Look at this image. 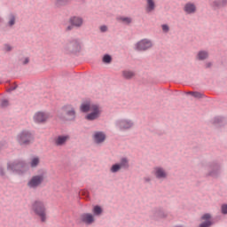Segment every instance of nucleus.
I'll list each match as a JSON object with an SVG mask.
<instances>
[{
    "instance_id": "nucleus-23",
    "label": "nucleus",
    "mask_w": 227,
    "mask_h": 227,
    "mask_svg": "<svg viewBox=\"0 0 227 227\" xmlns=\"http://www.w3.org/2000/svg\"><path fill=\"white\" fill-rule=\"evenodd\" d=\"M134 75L136 74L132 71L126 70L122 72V76L124 77V79H132Z\"/></svg>"
},
{
    "instance_id": "nucleus-38",
    "label": "nucleus",
    "mask_w": 227,
    "mask_h": 227,
    "mask_svg": "<svg viewBox=\"0 0 227 227\" xmlns=\"http://www.w3.org/2000/svg\"><path fill=\"white\" fill-rule=\"evenodd\" d=\"M1 175H4V172H3V170H1Z\"/></svg>"
},
{
    "instance_id": "nucleus-2",
    "label": "nucleus",
    "mask_w": 227,
    "mask_h": 227,
    "mask_svg": "<svg viewBox=\"0 0 227 227\" xmlns=\"http://www.w3.org/2000/svg\"><path fill=\"white\" fill-rule=\"evenodd\" d=\"M32 210L35 213V215H38L42 223L47 221V207L45 201L43 200H35L32 204Z\"/></svg>"
},
{
    "instance_id": "nucleus-36",
    "label": "nucleus",
    "mask_w": 227,
    "mask_h": 227,
    "mask_svg": "<svg viewBox=\"0 0 227 227\" xmlns=\"http://www.w3.org/2000/svg\"><path fill=\"white\" fill-rule=\"evenodd\" d=\"M210 67H212V63L211 62H207L206 64V68H210Z\"/></svg>"
},
{
    "instance_id": "nucleus-35",
    "label": "nucleus",
    "mask_w": 227,
    "mask_h": 227,
    "mask_svg": "<svg viewBox=\"0 0 227 227\" xmlns=\"http://www.w3.org/2000/svg\"><path fill=\"white\" fill-rule=\"evenodd\" d=\"M222 213L227 214V205L226 204H223L222 206Z\"/></svg>"
},
{
    "instance_id": "nucleus-15",
    "label": "nucleus",
    "mask_w": 227,
    "mask_h": 227,
    "mask_svg": "<svg viewBox=\"0 0 227 227\" xmlns=\"http://www.w3.org/2000/svg\"><path fill=\"white\" fill-rule=\"evenodd\" d=\"M70 139V137L68 135L66 136H59L55 138V145L56 146H63L67 144V141Z\"/></svg>"
},
{
    "instance_id": "nucleus-34",
    "label": "nucleus",
    "mask_w": 227,
    "mask_h": 227,
    "mask_svg": "<svg viewBox=\"0 0 227 227\" xmlns=\"http://www.w3.org/2000/svg\"><path fill=\"white\" fill-rule=\"evenodd\" d=\"M106 31H107V26L103 25L100 27V32L101 33H106Z\"/></svg>"
},
{
    "instance_id": "nucleus-5",
    "label": "nucleus",
    "mask_w": 227,
    "mask_h": 227,
    "mask_svg": "<svg viewBox=\"0 0 227 227\" xmlns=\"http://www.w3.org/2000/svg\"><path fill=\"white\" fill-rule=\"evenodd\" d=\"M59 118H61V120H74L75 118V110L70 106H66L59 112Z\"/></svg>"
},
{
    "instance_id": "nucleus-40",
    "label": "nucleus",
    "mask_w": 227,
    "mask_h": 227,
    "mask_svg": "<svg viewBox=\"0 0 227 227\" xmlns=\"http://www.w3.org/2000/svg\"><path fill=\"white\" fill-rule=\"evenodd\" d=\"M13 90V89H10V91Z\"/></svg>"
},
{
    "instance_id": "nucleus-29",
    "label": "nucleus",
    "mask_w": 227,
    "mask_h": 227,
    "mask_svg": "<svg viewBox=\"0 0 227 227\" xmlns=\"http://www.w3.org/2000/svg\"><path fill=\"white\" fill-rule=\"evenodd\" d=\"M12 49L13 48L10 44L4 45V51H5V52H10Z\"/></svg>"
},
{
    "instance_id": "nucleus-28",
    "label": "nucleus",
    "mask_w": 227,
    "mask_h": 227,
    "mask_svg": "<svg viewBox=\"0 0 227 227\" xmlns=\"http://www.w3.org/2000/svg\"><path fill=\"white\" fill-rule=\"evenodd\" d=\"M189 93L195 98H201V97H203V94H201L200 92H189Z\"/></svg>"
},
{
    "instance_id": "nucleus-20",
    "label": "nucleus",
    "mask_w": 227,
    "mask_h": 227,
    "mask_svg": "<svg viewBox=\"0 0 227 227\" xmlns=\"http://www.w3.org/2000/svg\"><path fill=\"white\" fill-rule=\"evenodd\" d=\"M184 12L186 13H196V5L192 3H188L184 5Z\"/></svg>"
},
{
    "instance_id": "nucleus-14",
    "label": "nucleus",
    "mask_w": 227,
    "mask_h": 227,
    "mask_svg": "<svg viewBox=\"0 0 227 227\" xmlns=\"http://www.w3.org/2000/svg\"><path fill=\"white\" fill-rule=\"evenodd\" d=\"M132 125H134V123L129 120H121L116 122V126L121 130H127V129H131Z\"/></svg>"
},
{
    "instance_id": "nucleus-33",
    "label": "nucleus",
    "mask_w": 227,
    "mask_h": 227,
    "mask_svg": "<svg viewBox=\"0 0 227 227\" xmlns=\"http://www.w3.org/2000/svg\"><path fill=\"white\" fill-rule=\"evenodd\" d=\"M162 31H164L165 33H168V31H169V27L168 25H162Z\"/></svg>"
},
{
    "instance_id": "nucleus-21",
    "label": "nucleus",
    "mask_w": 227,
    "mask_h": 227,
    "mask_svg": "<svg viewBox=\"0 0 227 227\" xmlns=\"http://www.w3.org/2000/svg\"><path fill=\"white\" fill-rule=\"evenodd\" d=\"M207 58H208V52L205 51H201L198 53L197 55V59L200 61H203V59H207Z\"/></svg>"
},
{
    "instance_id": "nucleus-31",
    "label": "nucleus",
    "mask_w": 227,
    "mask_h": 227,
    "mask_svg": "<svg viewBox=\"0 0 227 227\" xmlns=\"http://www.w3.org/2000/svg\"><path fill=\"white\" fill-rule=\"evenodd\" d=\"M0 106H1V107H8V106H9L8 100L7 99L2 100Z\"/></svg>"
},
{
    "instance_id": "nucleus-6",
    "label": "nucleus",
    "mask_w": 227,
    "mask_h": 227,
    "mask_svg": "<svg viewBox=\"0 0 227 227\" xmlns=\"http://www.w3.org/2000/svg\"><path fill=\"white\" fill-rule=\"evenodd\" d=\"M152 47L153 43L149 39H142L135 44V51H148Z\"/></svg>"
},
{
    "instance_id": "nucleus-4",
    "label": "nucleus",
    "mask_w": 227,
    "mask_h": 227,
    "mask_svg": "<svg viewBox=\"0 0 227 227\" xmlns=\"http://www.w3.org/2000/svg\"><path fill=\"white\" fill-rule=\"evenodd\" d=\"M45 180V174L33 176L27 184L28 189H38Z\"/></svg>"
},
{
    "instance_id": "nucleus-24",
    "label": "nucleus",
    "mask_w": 227,
    "mask_h": 227,
    "mask_svg": "<svg viewBox=\"0 0 227 227\" xmlns=\"http://www.w3.org/2000/svg\"><path fill=\"white\" fill-rule=\"evenodd\" d=\"M29 61H30V59L27 56H23V57L20 58V65H28Z\"/></svg>"
},
{
    "instance_id": "nucleus-1",
    "label": "nucleus",
    "mask_w": 227,
    "mask_h": 227,
    "mask_svg": "<svg viewBox=\"0 0 227 227\" xmlns=\"http://www.w3.org/2000/svg\"><path fill=\"white\" fill-rule=\"evenodd\" d=\"M81 111L82 113H90L86 115V120H89L90 121L100 118V114L102 113L100 106L90 102L82 104Z\"/></svg>"
},
{
    "instance_id": "nucleus-30",
    "label": "nucleus",
    "mask_w": 227,
    "mask_h": 227,
    "mask_svg": "<svg viewBox=\"0 0 227 227\" xmlns=\"http://www.w3.org/2000/svg\"><path fill=\"white\" fill-rule=\"evenodd\" d=\"M111 56L109 55H105L104 58H103V61L104 63H111Z\"/></svg>"
},
{
    "instance_id": "nucleus-22",
    "label": "nucleus",
    "mask_w": 227,
    "mask_h": 227,
    "mask_svg": "<svg viewBox=\"0 0 227 227\" xmlns=\"http://www.w3.org/2000/svg\"><path fill=\"white\" fill-rule=\"evenodd\" d=\"M38 164H40V158H38V157H33V158H31L30 162H29V165H30L32 168H36V166H38Z\"/></svg>"
},
{
    "instance_id": "nucleus-11",
    "label": "nucleus",
    "mask_w": 227,
    "mask_h": 227,
    "mask_svg": "<svg viewBox=\"0 0 227 227\" xmlns=\"http://www.w3.org/2000/svg\"><path fill=\"white\" fill-rule=\"evenodd\" d=\"M65 49L67 51H71L72 52H77V51L81 49V44L79 43V41L73 40L66 43Z\"/></svg>"
},
{
    "instance_id": "nucleus-8",
    "label": "nucleus",
    "mask_w": 227,
    "mask_h": 227,
    "mask_svg": "<svg viewBox=\"0 0 227 227\" xmlns=\"http://www.w3.org/2000/svg\"><path fill=\"white\" fill-rule=\"evenodd\" d=\"M50 118L51 114L45 112H36L33 116V120L35 123H45Z\"/></svg>"
},
{
    "instance_id": "nucleus-16",
    "label": "nucleus",
    "mask_w": 227,
    "mask_h": 227,
    "mask_svg": "<svg viewBox=\"0 0 227 227\" xmlns=\"http://www.w3.org/2000/svg\"><path fill=\"white\" fill-rule=\"evenodd\" d=\"M211 218H212V215L210 214H205L204 215H202L201 219L202 221H205V222L200 223L199 227H211L212 226V221H210Z\"/></svg>"
},
{
    "instance_id": "nucleus-32",
    "label": "nucleus",
    "mask_w": 227,
    "mask_h": 227,
    "mask_svg": "<svg viewBox=\"0 0 227 227\" xmlns=\"http://www.w3.org/2000/svg\"><path fill=\"white\" fill-rule=\"evenodd\" d=\"M68 3V0H57V4L61 5V4H67Z\"/></svg>"
},
{
    "instance_id": "nucleus-13",
    "label": "nucleus",
    "mask_w": 227,
    "mask_h": 227,
    "mask_svg": "<svg viewBox=\"0 0 227 227\" xmlns=\"http://www.w3.org/2000/svg\"><path fill=\"white\" fill-rule=\"evenodd\" d=\"M80 221L84 224H93L95 223V216L90 213L81 215Z\"/></svg>"
},
{
    "instance_id": "nucleus-37",
    "label": "nucleus",
    "mask_w": 227,
    "mask_h": 227,
    "mask_svg": "<svg viewBox=\"0 0 227 227\" xmlns=\"http://www.w3.org/2000/svg\"><path fill=\"white\" fill-rule=\"evenodd\" d=\"M209 175H210L211 176H214V172H211Z\"/></svg>"
},
{
    "instance_id": "nucleus-25",
    "label": "nucleus",
    "mask_w": 227,
    "mask_h": 227,
    "mask_svg": "<svg viewBox=\"0 0 227 227\" xmlns=\"http://www.w3.org/2000/svg\"><path fill=\"white\" fill-rule=\"evenodd\" d=\"M94 215H100L102 214V207L99 206H95L92 210Z\"/></svg>"
},
{
    "instance_id": "nucleus-7",
    "label": "nucleus",
    "mask_w": 227,
    "mask_h": 227,
    "mask_svg": "<svg viewBox=\"0 0 227 227\" xmlns=\"http://www.w3.org/2000/svg\"><path fill=\"white\" fill-rule=\"evenodd\" d=\"M17 141L20 145H29L33 141V135L28 131H23L18 135Z\"/></svg>"
},
{
    "instance_id": "nucleus-39",
    "label": "nucleus",
    "mask_w": 227,
    "mask_h": 227,
    "mask_svg": "<svg viewBox=\"0 0 227 227\" xmlns=\"http://www.w3.org/2000/svg\"><path fill=\"white\" fill-rule=\"evenodd\" d=\"M166 215H161V217H166Z\"/></svg>"
},
{
    "instance_id": "nucleus-10",
    "label": "nucleus",
    "mask_w": 227,
    "mask_h": 227,
    "mask_svg": "<svg viewBox=\"0 0 227 227\" xmlns=\"http://www.w3.org/2000/svg\"><path fill=\"white\" fill-rule=\"evenodd\" d=\"M122 168H129V160L126 158H122L120 163L113 165L110 171L111 173H118Z\"/></svg>"
},
{
    "instance_id": "nucleus-19",
    "label": "nucleus",
    "mask_w": 227,
    "mask_h": 227,
    "mask_svg": "<svg viewBox=\"0 0 227 227\" xmlns=\"http://www.w3.org/2000/svg\"><path fill=\"white\" fill-rule=\"evenodd\" d=\"M94 140L96 143H104V141H106V134L103 132H96L94 134Z\"/></svg>"
},
{
    "instance_id": "nucleus-12",
    "label": "nucleus",
    "mask_w": 227,
    "mask_h": 227,
    "mask_svg": "<svg viewBox=\"0 0 227 227\" xmlns=\"http://www.w3.org/2000/svg\"><path fill=\"white\" fill-rule=\"evenodd\" d=\"M153 175L158 178L159 180H164V178H168V172L160 167H156L153 169Z\"/></svg>"
},
{
    "instance_id": "nucleus-3",
    "label": "nucleus",
    "mask_w": 227,
    "mask_h": 227,
    "mask_svg": "<svg viewBox=\"0 0 227 227\" xmlns=\"http://www.w3.org/2000/svg\"><path fill=\"white\" fill-rule=\"evenodd\" d=\"M26 168H27V164L22 160L9 162L7 165V169L8 171H11V173H22Z\"/></svg>"
},
{
    "instance_id": "nucleus-18",
    "label": "nucleus",
    "mask_w": 227,
    "mask_h": 227,
    "mask_svg": "<svg viewBox=\"0 0 227 227\" xmlns=\"http://www.w3.org/2000/svg\"><path fill=\"white\" fill-rule=\"evenodd\" d=\"M155 10V1L146 0L145 11L147 13H152Z\"/></svg>"
},
{
    "instance_id": "nucleus-9",
    "label": "nucleus",
    "mask_w": 227,
    "mask_h": 227,
    "mask_svg": "<svg viewBox=\"0 0 227 227\" xmlns=\"http://www.w3.org/2000/svg\"><path fill=\"white\" fill-rule=\"evenodd\" d=\"M84 20H82V18L79 17V16H73L69 19V24H71V26H68L67 27V31H70L73 29V27H81V26H82Z\"/></svg>"
},
{
    "instance_id": "nucleus-26",
    "label": "nucleus",
    "mask_w": 227,
    "mask_h": 227,
    "mask_svg": "<svg viewBox=\"0 0 227 227\" xmlns=\"http://www.w3.org/2000/svg\"><path fill=\"white\" fill-rule=\"evenodd\" d=\"M119 20H121V22H122L123 24H130V22H132V19L128 17H121L119 18Z\"/></svg>"
},
{
    "instance_id": "nucleus-27",
    "label": "nucleus",
    "mask_w": 227,
    "mask_h": 227,
    "mask_svg": "<svg viewBox=\"0 0 227 227\" xmlns=\"http://www.w3.org/2000/svg\"><path fill=\"white\" fill-rule=\"evenodd\" d=\"M15 25V16L11 14L9 18V26H14Z\"/></svg>"
},
{
    "instance_id": "nucleus-17",
    "label": "nucleus",
    "mask_w": 227,
    "mask_h": 227,
    "mask_svg": "<svg viewBox=\"0 0 227 227\" xmlns=\"http://www.w3.org/2000/svg\"><path fill=\"white\" fill-rule=\"evenodd\" d=\"M227 4V0H214L211 2V6L213 8H224Z\"/></svg>"
}]
</instances>
